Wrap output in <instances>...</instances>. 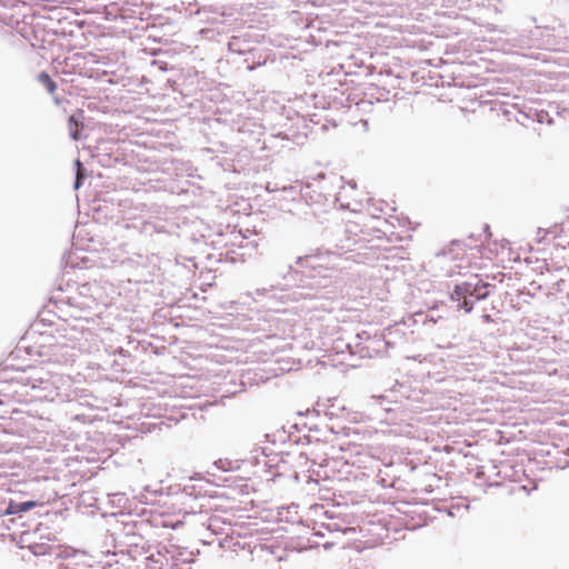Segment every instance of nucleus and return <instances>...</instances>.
<instances>
[{
	"instance_id": "27",
	"label": "nucleus",
	"mask_w": 569,
	"mask_h": 569,
	"mask_svg": "<svg viewBox=\"0 0 569 569\" xmlns=\"http://www.w3.org/2000/svg\"><path fill=\"white\" fill-rule=\"evenodd\" d=\"M114 148L116 143L112 140H102L98 143L94 151H100L102 153H114Z\"/></svg>"
},
{
	"instance_id": "18",
	"label": "nucleus",
	"mask_w": 569,
	"mask_h": 569,
	"mask_svg": "<svg viewBox=\"0 0 569 569\" xmlns=\"http://www.w3.org/2000/svg\"><path fill=\"white\" fill-rule=\"evenodd\" d=\"M82 118H83L82 110H77V112L72 113L68 118L69 136L74 141H78L81 139L82 130H83Z\"/></svg>"
},
{
	"instance_id": "40",
	"label": "nucleus",
	"mask_w": 569,
	"mask_h": 569,
	"mask_svg": "<svg viewBox=\"0 0 569 569\" xmlns=\"http://www.w3.org/2000/svg\"><path fill=\"white\" fill-rule=\"evenodd\" d=\"M308 543H309V547H311V548H316L319 546L318 541H311L310 539L308 540Z\"/></svg>"
},
{
	"instance_id": "5",
	"label": "nucleus",
	"mask_w": 569,
	"mask_h": 569,
	"mask_svg": "<svg viewBox=\"0 0 569 569\" xmlns=\"http://www.w3.org/2000/svg\"><path fill=\"white\" fill-rule=\"evenodd\" d=\"M569 33L560 20L555 19L548 26H535L529 30L526 44L530 48L550 51H565L568 48Z\"/></svg>"
},
{
	"instance_id": "17",
	"label": "nucleus",
	"mask_w": 569,
	"mask_h": 569,
	"mask_svg": "<svg viewBox=\"0 0 569 569\" xmlns=\"http://www.w3.org/2000/svg\"><path fill=\"white\" fill-rule=\"evenodd\" d=\"M358 229H359V226L355 224V223L350 224V226H346L343 229L345 238L338 239L337 247H339L340 249L346 250V251H351L352 246L357 244L359 241L358 233H357Z\"/></svg>"
},
{
	"instance_id": "2",
	"label": "nucleus",
	"mask_w": 569,
	"mask_h": 569,
	"mask_svg": "<svg viewBox=\"0 0 569 569\" xmlns=\"http://www.w3.org/2000/svg\"><path fill=\"white\" fill-rule=\"evenodd\" d=\"M341 180L342 177H331L329 180L320 173L311 181H306L302 200L295 202L293 207H289L288 212L301 219L315 217L321 221V214L336 208L338 197L335 181L341 182Z\"/></svg>"
},
{
	"instance_id": "9",
	"label": "nucleus",
	"mask_w": 569,
	"mask_h": 569,
	"mask_svg": "<svg viewBox=\"0 0 569 569\" xmlns=\"http://www.w3.org/2000/svg\"><path fill=\"white\" fill-rule=\"evenodd\" d=\"M31 389L37 392L36 397L47 401H54L61 396V387L64 379L61 375L47 372L46 375L34 373L29 378Z\"/></svg>"
},
{
	"instance_id": "24",
	"label": "nucleus",
	"mask_w": 569,
	"mask_h": 569,
	"mask_svg": "<svg viewBox=\"0 0 569 569\" xmlns=\"http://www.w3.org/2000/svg\"><path fill=\"white\" fill-rule=\"evenodd\" d=\"M200 237L202 238L204 243H210L214 249L228 246V242L224 240V234L222 232H217L214 234V239H211L213 237L211 232L201 233Z\"/></svg>"
},
{
	"instance_id": "32",
	"label": "nucleus",
	"mask_w": 569,
	"mask_h": 569,
	"mask_svg": "<svg viewBox=\"0 0 569 569\" xmlns=\"http://www.w3.org/2000/svg\"><path fill=\"white\" fill-rule=\"evenodd\" d=\"M451 246L453 247H465V248H472L471 243H467L466 240L455 239L451 241Z\"/></svg>"
},
{
	"instance_id": "12",
	"label": "nucleus",
	"mask_w": 569,
	"mask_h": 569,
	"mask_svg": "<svg viewBox=\"0 0 569 569\" xmlns=\"http://www.w3.org/2000/svg\"><path fill=\"white\" fill-rule=\"evenodd\" d=\"M323 455L316 453L315 450H310V461L312 466L318 465L325 469V477L329 478L330 473L341 472V467L347 465L342 458H335L330 452L323 450Z\"/></svg>"
},
{
	"instance_id": "19",
	"label": "nucleus",
	"mask_w": 569,
	"mask_h": 569,
	"mask_svg": "<svg viewBox=\"0 0 569 569\" xmlns=\"http://www.w3.org/2000/svg\"><path fill=\"white\" fill-rule=\"evenodd\" d=\"M525 119L536 120L539 123H547V124L553 123L552 117H550L549 113L545 110H535L533 113H525V112L518 111V116L515 117V120L518 123L526 126Z\"/></svg>"
},
{
	"instance_id": "8",
	"label": "nucleus",
	"mask_w": 569,
	"mask_h": 569,
	"mask_svg": "<svg viewBox=\"0 0 569 569\" xmlns=\"http://www.w3.org/2000/svg\"><path fill=\"white\" fill-rule=\"evenodd\" d=\"M73 289V286L68 283V289L63 290L61 286L57 289L56 293L52 296V300L56 305L60 303L61 306L69 307L70 317L73 319L72 321H68L71 325H78L76 319H84L83 326L90 323V319L86 316H82L81 312L91 308V305L94 303V299L91 296H73L70 295Z\"/></svg>"
},
{
	"instance_id": "37",
	"label": "nucleus",
	"mask_w": 569,
	"mask_h": 569,
	"mask_svg": "<svg viewBox=\"0 0 569 569\" xmlns=\"http://www.w3.org/2000/svg\"><path fill=\"white\" fill-rule=\"evenodd\" d=\"M467 239L472 242H478V241H480L481 243L483 242L482 234H479V233L478 234L470 233Z\"/></svg>"
},
{
	"instance_id": "7",
	"label": "nucleus",
	"mask_w": 569,
	"mask_h": 569,
	"mask_svg": "<svg viewBox=\"0 0 569 569\" xmlns=\"http://www.w3.org/2000/svg\"><path fill=\"white\" fill-rule=\"evenodd\" d=\"M391 343L382 333L362 330L358 332L347 345L352 355L360 358H375L386 355Z\"/></svg>"
},
{
	"instance_id": "11",
	"label": "nucleus",
	"mask_w": 569,
	"mask_h": 569,
	"mask_svg": "<svg viewBox=\"0 0 569 569\" xmlns=\"http://www.w3.org/2000/svg\"><path fill=\"white\" fill-rule=\"evenodd\" d=\"M329 435H338L339 431L335 429L333 426L329 427L326 426V429L322 430L319 427H310L309 433L305 435L303 437H299V440L297 441V445L303 443L306 440L308 445L311 446V450H315L316 453L320 451V447H327L328 446V436Z\"/></svg>"
},
{
	"instance_id": "4",
	"label": "nucleus",
	"mask_w": 569,
	"mask_h": 569,
	"mask_svg": "<svg viewBox=\"0 0 569 569\" xmlns=\"http://www.w3.org/2000/svg\"><path fill=\"white\" fill-rule=\"evenodd\" d=\"M495 289L496 284L485 281L479 274H473L453 286L450 300L457 303L458 310L469 313L477 301L487 299Z\"/></svg>"
},
{
	"instance_id": "42",
	"label": "nucleus",
	"mask_w": 569,
	"mask_h": 569,
	"mask_svg": "<svg viewBox=\"0 0 569 569\" xmlns=\"http://www.w3.org/2000/svg\"><path fill=\"white\" fill-rule=\"evenodd\" d=\"M54 102H56L57 104H60V100H59V98H58V97H56V98H54Z\"/></svg>"
},
{
	"instance_id": "15",
	"label": "nucleus",
	"mask_w": 569,
	"mask_h": 569,
	"mask_svg": "<svg viewBox=\"0 0 569 569\" xmlns=\"http://www.w3.org/2000/svg\"><path fill=\"white\" fill-rule=\"evenodd\" d=\"M305 190V182L296 181L293 184L283 186L281 188L282 197L286 200L283 206L288 211L289 207H293L295 202L302 200V193Z\"/></svg>"
},
{
	"instance_id": "44",
	"label": "nucleus",
	"mask_w": 569,
	"mask_h": 569,
	"mask_svg": "<svg viewBox=\"0 0 569 569\" xmlns=\"http://www.w3.org/2000/svg\"><path fill=\"white\" fill-rule=\"evenodd\" d=\"M329 449H330L331 451H335V446H330V447H329Z\"/></svg>"
},
{
	"instance_id": "13",
	"label": "nucleus",
	"mask_w": 569,
	"mask_h": 569,
	"mask_svg": "<svg viewBox=\"0 0 569 569\" xmlns=\"http://www.w3.org/2000/svg\"><path fill=\"white\" fill-rule=\"evenodd\" d=\"M40 503L37 500H23V501H17L10 499L7 503L3 513L0 516H17V518H9V523L6 525L7 529H11V525H16L18 519H21L23 517V513L30 511L34 507L39 506Z\"/></svg>"
},
{
	"instance_id": "29",
	"label": "nucleus",
	"mask_w": 569,
	"mask_h": 569,
	"mask_svg": "<svg viewBox=\"0 0 569 569\" xmlns=\"http://www.w3.org/2000/svg\"><path fill=\"white\" fill-rule=\"evenodd\" d=\"M86 179V172H77L73 181V189L78 190L82 187Z\"/></svg>"
},
{
	"instance_id": "22",
	"label": "nucleus",
	"mask_w": 569,
	"mask_h": 569,
	"mask_svg": "<svg viewBox=\"0 0 569 569\" xmlns=\"http://www.w3.org/2000/svg\"><path fill=\"white\" fill-rule=\"evenodd\" d=\"M92 158L103 168H111L119 161V157L114 153H102L100 151H94Z\"/></svg>"
},
{
	"instance_id": "1",
	"label": "nucleus",
	"mask_w": 569,
	"mask_h": 569,
	"mask_svg": "<svg viewBox=\"0 0 569 569\" xmlns=\"http://www.w3.org/2000/svg\"><path fill=\"white\" fill-rule=\"evenodd\" d=\"M330 252H320L298 257L297 269L291 264L274 266L268 271L267 283L257 288L258 296H264L268 292L280 290L284 291L290 288H309L311 290L325 289L329 287L337 278L338 271L332 267H328Z\"/></svg>"
},
{
	"instance_id": "41",
	"label": "nucleus",
	"mask_w": 569,
	"mask_h": 569,
	"mask_svg": "<svg viewBox=\"0 0 569 569\" xmlns=\"http://www.w3.org/2000/svg\"><path fill=\"white\" fill-rule=\"evenodd\" d=\"M331 547H332V543H330V542H326V543H323V548H325V549H329V548H331Z\"/></svg>"
},
{
	"instance_id": "35",
	"label": "nucleus",
	"mask_w": 569,
	"mask_h": 569,
	"mask_svg": "<svg viewBox=\"0 0 569 569\" xmlns=\"http://www.w3.org/2000/svg\"><path fill=\"white\" fill-rule=\"evenodd\" d=\"M76 289L79 290L78 296H89L88 292L90 288L87 283L82 284L81 287L77 286Z\"/></svg>"
},
{
	"instance_id": "23",
	"label": "nucleus",
	"mask_w": 569,
	"mask_h": 569,
	"mask_svg": "<svg viewBox=\"0 0 569 569\" xmlns=\"http://www.w3.org/2000/svg\"><path fill=\"white\" fill-rule=\"evenodd\" d=\"M32 551L36 556L54 555L56 558H69L71 556L70 552L62 553V551L56 550L53 547L43 543L32 547Z\"/></svg>"
},
{
	"instance_id": "38",
	"label": "nucleus",
	"mask_w": 569,
	"mask_h": 569,
	"mask_svg": "<svg viewBox=\"0 0 569 569\" xmlns=\"http://www.w3.org/2000/svg\"><path fill=\"white\" fill-rule=\"evenodd\" d=\"M158 557H162L160 551H158ZM147 559H149L156 563H160L161 566L163 565L162 561L160 560V558H156L154 555H150L149 557H147Z\"/></svg>"
},
{
	"instance_id": "14",
	"label": "nucleus",
	"mask_w": 569,
	"mask_h": 569,
	"mask_svg": "<svg viewBox=\"0 0 569 569\" xmlns=\"http://www.w3.org/2000/svg\"><path fill=\"white\" fill-rule=\"evenodd\" d=\"M141 527L142 523L127 522L119 532H116L114 539L128 547H138L143 540L142 535L139 532Z\"/></svg>"
},
{
	"instance_id": "21",
	"label": "nucleus",
	"mask_w": 569,
	"mask_h": 569,
	"mask_svg": "<svg viewBox=\"0 0 569 569\" xmlns=\"http://www.w3.org/2000/svg\"><path fill=\"white\" fill-rule=\"evenodd\" d=\"M251 48L250 43L246 40H242L239 37H232L228 42V49L231 52L244 56L249 49Z\"/></svg>"
},
{
	"instance_id": "36",
	"label": "nucleus",
	"mask_w": 569,
	"mask_h": 569,
	"mask_svg": "<svg viewBox=\"0 0 569 569\" xmlns=\"http://www.w3.org/2000/svg\"><path fill=\"white\" fill-rule=\"evenodd\" d=\"M323 530H325V528H321V525L319 526L318 529L316 527H313L312 528V536L313 537H318V538H323L325 537Z\"/></svg>"
},
{
	"instance_id": "43",
	"label": "nucleus",
	"mask_w": 569,
	"mask_h": 569,
	"mask_svg": "<svg viewBox=\"0 0 569 569\" xmlns=\"http://www.w3.org/2000/svg\"><path fill=\"white\" fill-rule=\"evenodd\" d=\"M0 522L1 525H4L6 523V520L3 518L0 517Z\"/></svg>"
},
{
	"instance_id": "20",
	"label": "nucleus",
	"mask_w": 569,
	"mask_h": 569,
	"mask_svg": "<svg viewBox=\"0 0 569 569\" xmlns=\"http://www.w3.org/2000/svg\"><path fill=\"white\" fill-rule=\"evenodd\" d=\"M397 403L396 400H390L386 395H373L367 399L366 406L368 408L371 407H380L385 412L393 411L392 405Z\"/></svg>"
},
{
	"instance_id": "28",
	"label": "nucleus",
	"mask_w": 569,
	"mask_h": 569,
	"mask_svg": "<svg viewBox=\"0 0 569 569\" xmlns=\"http://www.w3.org/2000/svg\"><path fill=\"white\" fill-rule=\"evenodd\" d=\"M151 66L162 72H166L169 70V63L163 60L154 59V60H152Z\"/></svg>"
},
{
	"instance_id": "30",
	"label": "nucleus",
	"mask_w": 569,
	"mask_h": 569,
	"mask_svg": "<svg viewBox=\"0 0 569 569\" xmlns=\"http://www.w3.org/2000/svg\"><path fill=\"white\" fill-rule=\"evenodd\" d=\"M321 528H325V530L329 532H341L342 528L337 522H330V523H321Z\"/></svg>"
},
{
	"instance_id": "33",
	"label": "nucleus",
	"mask_w": 569,
	"mask_h": 569,
	"mask_svg": "<svg viewBox=\"0 0 569 569\" xmlns=\"http://www.w3.org/2000/svg\"><path fill=\"white\" fill-rule=\"evenodd\" d=\"M480 234H482L483 241L488 240L491 237L490 226L486 223Z\"/></svg>"
},
{
	"instance_id": "10",
	"label": "nucleus",
	"mask_w": 569,
	"mask_h": 569,
	"mask_svg": "<svg viewBox=\"0 0 569 569\" xmlns=\"http://www.w3.org/2000/svg\"><path fill=\"white\" fill-rule=\"evenodd\" d=\"M310 452L299 451V452H284L281 451L277 453L273 458L269 459L266 462V466L271 469L276 468L279 470V473H283L287 471V467H291L293 465H298L302 467L310 461Z\"/></svg>"
},
{
	"instance_id": "25",
	"label": "nucleus",
	"mask_w": 569,
	"mask_h": 569,
	"mask_svg": "<svg viewBox=\"0 0 569 569\" xmlns=\"http://www.w3.org/2000/svg\"><path fill=\"white\" fill-rule=\"evenodd\" d=\"M38 81L42 84L49 93H53L57 90V83L47 71H41L38 74Z\"/></svg>"
},
{
	"instance_id": "3",
	"label": "nucleus",
	"mask_w": 569,
	"mask_h": 569,
	"mask_svg": "<svg viewBox=\"0 0 569 569\" xmlns=\"http://www.w3.org/2000/svg\"><path fill=\"white\" fill-rule=\"evenodd\" d=\"M78 325H71L68 320L58 329L61 332V341L42 346L40 356L44 358V361L67 366L76 361L77 352H83L87 350L86 342L92 337L93 332L89 327H84V319H76Z\"/></svg>"
},
{
	"instance_id": "31",
	"label": "nucleus",
	"mask_w": 569,
	"mask_h": 569,
	"mask_svg": "<svg viewBox=\"0 0 569 569\" xmlns=\"http://www.w3.org/2000/svg\"><path fill=\"white\" fill-rule=\"evenodd\" d=\"M518 297H519L523 302L529 303V298H532V297H533V295H532V293H530V291H529V290L522 289V290H520V291H519Z\"/></svg>"
},
{
	"instance_id": "39",
	"label": "nucleus",
	"mask_w": 569,
	"mask_h": 569,
	"mask_svg": "<svg viewBox=\"0 0 569 569\" xmlns=\"http://www.w3.org/2000/svg\"><path fill=\"white\" fill-rule=\"evenodd\" d=\"M316 116H317V114H310V116H309V119H307V120H308V123H309V122L318 123V120H316V119H315V117H316Z\"/></svg>"
},
{
	"instance_id": "16",
	"label": "nucleus",
	"mask_w": 569,
	"mask_h": 569,
	"mask_svg": "<svg viewBox=\"0 0 569 569\" xmlns=\"http://www.w3.org/2000/svg\"><path fill=\"white\" fill-rule=\"evenodd\" d=\"M268 61V54L260 49L251 47L244 54L243 62L247 64V70L253 71L258 67L264 66Z\"/></svg>"
},
{
	"instance_id": "45",
	"label": "nucleus",
	"mask_w": 569,
	"mask_h": 569,
	"mask_svg": "<svg viewBox=\"0 0 569 569\" xmlns=\"http://www.w3.org/2000/svg\"><path fill=\"white\" fill-rule=\"evenodd\" d=\"M59 569H67V568H59Z\"/></svg>"
},
{
	"instance_id": "26",
	"label": "nucleus",
	"mask_w": 569,
	"mask_h": 569,
	"mask_svg": "<svg viewBox=\"0 0 569 569\" xmlns=\"http://www.w3.org/2000/svg\"><path fill=\"white\" fill-rule=\"evenodd\" d=\"M214 466L223 472L232 471L240 467L238 461H231L229 459H219L214 462Z\"/></svg>"
},
{
	"instance_id": "34",
	"label": "nucleus",
	"mask_w": 569,
	"mask_h": 569,
	"mask_svg": "<svg viewBox=\"0 0 569 569\" xmlns=\"http://www.w3.org/2000/svg\"><path fill=\"white\" fill-rule=\"evenodd\" d=\"M73 166H74L76 173L77 172H86L87 171L86 167L83 166V163L79 159L74 160Z\"/></svg>"
},
{
	"instance_id": "6",
	"label": "nucleus",
	"mask_w": 569,
	"mask_h": 569,
	"mask_svg": "<svg viewBox=\"0 0 569 569\" xmlns=\"http://www.w3.org/2000/svg\"><path fill=\"white\" fill-rule=\"evenodd\" d=\"M282 117L283 121L278 123V129L272 133V137L290 141L297 146L303 144L311 131L307 117L292 108H283Z\"/></svg>"
}]
</instances>
